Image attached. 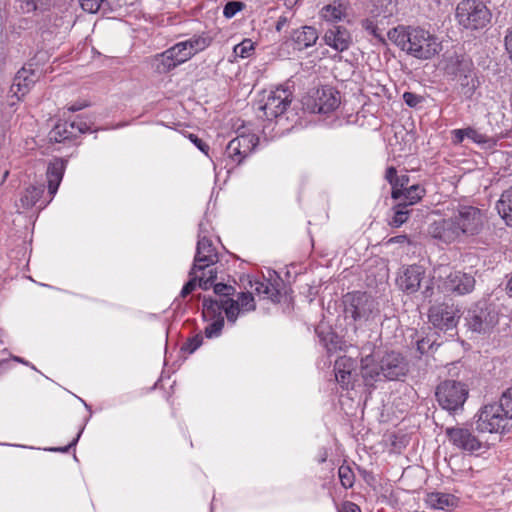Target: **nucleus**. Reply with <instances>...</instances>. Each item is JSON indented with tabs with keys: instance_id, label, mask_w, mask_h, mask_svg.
<instances>
[{
	"instance_id": "38",
	"label": "nucleus",
	"mask_w": 512,
	"mask_h": 512,
	"mask_svg": "<svg viewBox=\"0 0 512 512\" xmlns=\"http://www.w3.org/2000/svg\"><path fill=\"white\" fill-rule=\"evenodd\" d=\"M54 0H21V8L24 12L30 13L36 10H48Z\"/></svg>"
},
{
	"instance_id": "57",
	"label": "nucleus",
	"mask_w": 512,
	"mask_h": 512,
	"mask_svg": "<svg viewBox=\"0 0 512 512\" xmlns=\"http://www.w3.org/2000/svg\"><path fill=\"white\" fill-rule=\"evenodd\" d=\"M339 512H361V509L355 503L347 501L342 504Z\"/></svg>"
},
{
	"instance_id": "64",
	"label": "nucleus",
	"mask_w": 512,
	"mask_h": 512,
	"mask_svg": "<svg viewBox=\"0 0 512 512\" xmlns=\"http://www.w3.org/2000/svg\"><path fill=\"white\" fill-rule=\"evenodd\" d=\"M506 288H507L509 295L512 296V277L509 279Z\"/></svg>"
},
{
	"instance_id": "16",
	"label": "nucleus",
	"mask_w": 512,
	"mask_h": 512,
	"mask_svg": "<svg viewBox=\"0 0 512 512\" xmlns=\"http://www.w3.org/2000/svg\"><path fill=\"white\" fill-rule=\"evenodd\" d=\"M380 370L383 378L387 380H399L407 375L409 365L407 360L400 353L391 351L387 352L381 358Z\"/></svg>"
},
{
	"instance_id": "17",
	"label": "nucleus",
	"mask_w": 512,
	"mask_h": 512,
	"mask_svg": "<svg viewBox=\"0 0 512 512\" xmlns=\"http://www.w3.org/2000/svg\"><path fill=\"white\" fill-rule=\"evenodd\" d=\"M39 73L32 68V65L20 69L13 80L11 91L18 97L25 96L32 86L38 81Z\"/></svg>"
},
{
	"instance_id": "27",
	"label": "nucleus",
	"mask_w": 512,
	"mask_h": 512,
	"mask_svg": "<svg viewBox=\"0 0 512 512\" xmlns=\"http://www.w3.org/2000/svg\"><path fill=\"white\" fill-rule=\"evenodd\" d=\"M335 380L343 389H349L353 386L352 360L350 358H340L334 365Z\"/></svg>"
},
{
	"instance_id": "25",
	"label": "nucleus",
	"mask_w": 512,
	"mask_h": 512,
	"mask_svg": "<svg viewBox=\"0 0 512 512\" xmlns=\"http://www.w3.org/2000/svg\"><path fill=\"white\" fill-rule=\"evenodd\" d=\"M349 2L346 0H334L320 10V17L327 22L341 21L347 16Z\"/></svg>"
},
{
	"instance_id": "39",
	"label": "nucleus",
	"mask_w": 512,
	"mask_h": 512,
	"mask_svg": "<svg viewBox=\"0 0 512 512\" xmlns=\"http://www.w3.org/2000/svg\"><path fill=\"white\" fill-rule=\"evenodd\" d=\"M81 7L84 11L89 13H96L100 9L104 11L111 10L108 0H79Z\"/></svg>"
},
{
	"instance_id": "51",
	"label": "nucleus",
	"mask_w": 512,
	"mask_h": 512,
	"mask_svg": "<svg viewBox=\"0 0 512 512\" xmlns=\"http://www.w3.org/2000/svg\"><path fill=\"white\" fill-rule=\"evenodd\" d=\"M433 346L434 342H432L428 337L421 338L416 341V349L420 355L427 353L430 349L433 348Z\"/></svg>"
},
{
	"instance_id": "18",
	"label": "nucleus",
	"mask_w": 512,
	"mask_h": 512,
	"mask_svg": "<svg viewBox=\"0 0 512 512\" xmlns=\"http://www.w3.org/2000/svg\"><path fill=\"white\" fill-rule=\"evenodd\" d=\"M325 43L338 52L349 49L352 44V36L347 28L340 25H333L324 35Z\"/></svg>"
},
{
	"instance_id": "10",
	"label": "nucleus",
	"mask_w": 512,
	"mask_h": 512,
	"mask_svg": "<svg viewBox=\"0 0 512 512\" xmlns=\"http://www.w3.org/2000/svg\"><path fill=\"white\" fill-rule=\"evenodd\" d=\"M218 260V253L212 241L207 237V229L204 227V223H200L196 254L193 265L189 271V276H192L198 271H204L205 269L210 268L215 265Z\"/></svg>"
},
{
	"instance_id": "61",
	"label": "nucleus",
	"mask_w": 512,
	"mask_h": 512,
	"mask_svg": "<svg viewBox=\"0 0 512 512\" xmlns=\"http://www.w3.org/2000/svg\"><path fill=\"white\" fill-rule=\"evenodd\" d=\"M287 23V18L285 16L279 17L276 23V30L280 31Z\"/></svg>"
},
{
	"instance_id": "14",
	"label": "nucleus",
	"mask_w": 512,
	"mask_h": 512,
	"mask_svg": "<svg viewBox=\"0 0 512 512\" xmlns=\"http://www.w3.org/2000/svg\"><path fill=\"white\" fill-rule=\"evenodd\" d=\"M202 306L203 316L212 321L205 327V336L207 338L218 337L221 334L225 323L222 315V312H224L222 306L219 304L218 300L206 297L203 299Z\"/></svg>"
},
{
	"instance_id": "7",
	"label": "nucleus",
	"mask_w": 512,
	"mask_h": 512,
	"mask_svg": "<svg viewBox=\"0 0 512 512\" xmlns=\"http://www.w3.org/2000/svg\"><path fill=\"white\" fill-rule=\"evenodd\" d=\"M465 320L469 330L488 333L498 324L499 315L494 305L481 301L468 310Z\"/></svg>"
},
{
	"instance_id": "19",
	"label": "nucleus",
	"mask_w": 512,
	"mask_h": 512,
	"mask_svg": "<svg viewBox=\"0 0 512 512\" xmlns=\"http://www.w3.org/2000/svg\"><path fill=\"white\" fill-rule=\"evenodd\" d=\"M86 124L75 122L57 123L48 134L50 142L61 143L65 140L76 138L78 134L85 133Z\"/></svg>"
},
{
	"instance_id": "1",
	"label": "nucleus",
	"mask_w": 512,
	"mask_h": 512,
	"mask_svg": "<svg viewBox=\"0 0 512 512\" xmlns=\"http://www.w3.org/2000/svg\"><path fill=\"white\" fill-rule=\"evenodd\" d=\"M485 217L482 211L474 206H459L453 214L429 227L430 235L444 243H452L463 237L478 235L484 226Z\"/></svg>"
},
{
	"instance_id": "44",
	"label": "nucleus",
	"mask_w": 512,
	"mask_h": 512,
	"mask_svg": "<svg viewBox=\"0 0 512 512\" xmlns=\"http://www.w3.org/2000/svg\"><path fill=\"white\" fill-rule=\"evenodd\" d=\"M316 332L318 334V337H319L321 343L325 346V348L327 349L328 352H332L337 349V347H338L337 338L338 337L334 333L328 331L326 333V336L322 337V330L317 328Z\"/></svg>"
},
{
	"instance_id": "56",
	"label": "nucleus",
	"mask_w": 512,
	"mask_h": 512,
	"mask_svg": "<svg viewBox=\"0 0 512 512\" xmlns=\"http://www.w3.org/2000/svg\"><path fill=\"white\" fill-rule=\"evenodd\" d=\"M452 136L453 142L459 144L466 138V129H455L452 131Z\"/></svg>"
},
{
	"instance_id": "26",
	"label": "nucleus",
	"mask_w": 512,
	"mask_h": 512,
	"mask_svg": "<svg viewBox=\"0 0 512 512\" xmlns=\"http://www.w3.org/2000/svg\"><path fill=\"white\" fill-rule=\"evenodd\" d=\"M474 71L475 68L472 61L463 58V56L450 58L446 65V72L452 76L454 81H457L462 78L463 75H468Z\"/></svg>"
},
{
	"instance_id": "29",
	"label": "nucleus",
	"mask_w": 512,
	"mask_h": 512,
	"mask_svg": "<svg viewBox=\"0 0 512 512\" xmlns=\"http://www.w3.org/2000/svg\"><path fill=\"white\" fill-rule=\"evenodd\" d=\"M370 16L374 19H386L391 17L396 9L392 0H370Z\"/></svg>"
},
{
	"instance_id": "40",
	"label": "nucleus",
	"mask_w": 512,
	"mask_h": 512,
	"mask_svg": "<svg viewBox=\"0 0 512 512\" xmlns=\"http://www.w3.org/2000/svg\"><path fill=\"white\" fill-rule=\"evenodd\" d=\"M410 178L407 174L398 175L395 184L391 189V197L394 200H400L403 195V190L409 187Z\"/></svg>"
},
{
	"instance_id": "63",
	"label": "nucleus",
	"mask_w": 512,
	"mask_h": 512,
	"mask_svg": "<svg viewBox=\"0 0 512 512\" xmlns=\"http://www.w3.org/2000/svg\"><path fill=\"white\" fill-rule=\"evenodd\" d=\"M13 360H14V361H17V362H19V363H22V364H24V365H30L26 360H24L23 358L18 357V356H14V357H13Z\"/></svg>"
},
{
	"instance_id": "52",
	"label": "nucleus",
	"mask_w": 512,
	"mask_h": 512,
	"mask_svg": "<svg viewBox=\"0 0 512 512\" xmlns=\"http://www.w3.org/2000/svg\"><path fill=\"white\" fill-rule=\"evenodd\" d=\"M188 138L201 152H203L206 155L208 154L209 145L207 143H205L195 134H189Z\"/></svg>"
},
{
	"instance_id": "37",
	"label": "nucleus",
	"mask_w": 512,
	"mask_h": 512,
	"mask_svg": "<svg viewBox=\"0 0 512 512\" xmlns=\"http://www.w3.org/2000/svg\"><path fill=\"white\" fill-rule=\"evenodd\" d=\"M410 212L411 210L408 209V206L398 202L393 207V216L389 220V225L396 228L400 227L408 220Z\"/></svg>"
},
{
	"instance_id": "28",
	"label": "nucleus",
	"mask_w": 512,
	"mask_h": 512,
	"mask_svg": "<svg viewBox=\"0 0 512 512\" xmlns=\"http://www.w3.org/2000/svg\"><path fill=\"white\" fill-rule=\"evenodd\" d=\"M216 278L217 272L213 269H210L208 271V276L203 275L200 278H198L196 276V273H194L192 276H190L189 281L183 286L180 292V297L185 298L190 293H192L197 286V282L200 288H202L203 290H208L212 286Z\"/></svg>"
},
{
	"instance_id": "45",
	"label": "nucleus",
	"mask_w": 512,
	"mask_h": 512,
	"mask_svg": "<svg viewBox=\"0 0 512 512\" xmlns=\"http://www.w3.org/2000/svg\"><path fill=\"white\" fill-rule=\"evenodd\" d=\"M254 50V44L250 39H244L241 43L237 44L233 52L236 56L241 58H247L252 54Z\"/></svg>"
},
{
	"instance_id": "58",
	"label": "nucleus",
	"mask_w": 512,
	"mask_h": 512,
	"mask_svg": "<svg viewBox=\"0 0 512 512\" xmlns=\"http://www.w3.org/2000/svg\"><path fill=\"white\" fill-rule=\"evenodd\" d=\"M81 433H82V430H80L78 432L76 437L67 446L61 447V448H54V449H51V450L52 451H59V452H62V453L68 452L71 447H74L77 444V442H78V440H79V438L81 436Z\"/></svg>"
},
{
	"instance_id": "62",
	"label": "nucleus",
	"mask_w": 512,
	"mask_h": 512,
	"mask_svg": "<svg viewBox=\"0 0 512 512\" xmlns=\"http://www.w3.org/2000/svg\"><path fill=\"white\" fill-rule=\"evenodd\" d=\"M87 105L86 104H73L71 105L68 110L71 111V112H76V111H79L81 109H83L84 107H86Z\"/></svg>"
},
{
	"instance_id": "55",
	"label": "nucleus",
	"mask_w": 512,
	"mask_h": 512,
	"mask_svg": "<svg viewBox=\"0 0 512 512\" xmlns=\"http://www.w3.org/2000/svg\"><path fill=\"white\" fill-rule=\"evenodd\" d=\"M397 176V170L394 166H389L386 168L384 178L391 185V188L394 186Z\"/></svg>"
},
{
	"instance_id": "11",
	"label": "nucleus",
	"mask_w": 512,
	"mask_h": 512,
	"mask_svg": "<svg viewBox=\"0 0 512 512\" xmlns=\"http://www.w3.org/2000/svg\"><path fill=\"white\" fill-rule=\"evenodd\" d=\"M428 318L434 327L448 331L456 328L460 311L453 304L440 303L430 307Z\"/></svg>"
},
{
	"instance_id": "20",
	"label": "nucleus",
	"mask_w": 512,
	"mask_h": 512,
	"mask_svg": "<svg viewBox=\"0 0 512 512\" xmlns=\"http://www.w3.org/2000/svg\"><path fill=\"white\" fill-rule=\"evenodd\" d=\"M425 270L420 265L408 266L403 274L397 279L399 288L406 293H415L420 287Z\"/></svg>"
},
{
	"instance_id": "47",
	"label": "nucleus",
	"mask_w": 512,
	"mask_h": 512,
	"mask_svg": "<svg viewBox=\"0 0 512 512\" xmlns=\"http://www.w3.org/2000/svg\"><path fill=\"white\" fill-rule=\"evenodd\" d=\"M213 289L215 294L222 297L221 299L231 298L236 292L235 287L225 283H216Z\"/></svg>"
},
{
	"instance_id": "3",
	"label": "nucleus",
	"mask_w": 512,
	"mask_h": 512,
	"mask_svg": "<svg viewBox=\"0 0 512 512\" xmlns=\"http://www.w3.org/2000/svg\"><path fill=\"white\" fill-rule=\"evenodd\" d=\"M503 404L500 397L498 403L482 407L476 415V430L488 433L512 432V416Z\"/></svg>"
},
{
	"instance_id": "23",
	"label": "nucleus",
	"mask_w": 512,
	"mask_h": 512,
	"mask_svg": "<svg viewBox=\"0 0 512 512\" xmlns=\"http://www.w3.org/2000/svg\"><path fill=\"white\" fill-rule=\"evenodd\" d=\"M67 160L63 158H54L47 168L48 192L55 195L62 181L66 169Z\"/></svg>"
},
{
	"instance_id": "34",
	"label": "nucleus",
	"mask_w": 512,
	"mask_h": 512,
	"mask_svg": "<svg viewBox=\"0 0 512 512\" xmlns=\"http://www.w3.org/2000/svg\"><path fill=\"white\" fill-rule=\"evenodd\" d=\"M186 46L188 52L193 57L197 53L205 50L212 42V38L205 33L195 34L189 39L182 41Z\"/></svg>"
},
{
	"instance_id": "54",
	"label": "nucleus",
	"mask_w": 512,
	"mask_h": 512,
	"mask_svg": "<svg viewBox=\"0 0 512 512\" xmlns=\"http://www.w3.org/2000/svg\"><path fill=\"white\" fill-rule=\"evenodd\" d=\"M267 292L264 296L271 299L273 302H279L281 298L280 291L270 282L267 284Z\"/></svg>"
},
{
	"instance_id": "43",
	"label": "nucleus",
	"mask_w": 512,
	"mask_h": 512,
	"mask_svg": "<svg viewBox=\"0 0 512 512\" xmlns=\"http://www.w3.org/2000/svg\"><path fill=\"white\" fill-rule=\"evenodd\" d=\"M338 476L344 488H351L354 485L355 475L348 465H341L338 469Z\"/></svg>"
},
{
	"instance_id": "59",
	"label": "nucleus",
	"mask_w": 512,
	"mask_h": 512,
	"mask_svg": "<svg viewBox=\"0 0 512 512\" xmlns=\"http://www.w3.org/2000/svg\"><path fill=\"white\" fill-rule=\"evenodd\" d=\"M505 46L512 58V28L508 30V33L505 36Z\"/></svg>"
},
{
	"instance_id": "4",
	"label": "nucleus",
	"mask_w": 512,
	"mask_h": 512,
	"mask_svg": "<svg viewBox=\"0 0 512 512\" xmlns=\"http://www.w3.org/2000/svg\"><path fill=\"white\" fill-rule=\"evenodd\" d=\"M455 18L462 28L478 31L490 25L492 13L481 0H462L457 4Z\"/></svg>"
},
{
	"instance_id": "24",
	"label": "nucleus",
	"mask_w": 512,
	"mask_h": 512,
	"mask_svg": "<svg viewBox=\"0 0 512 512\" xmlns=\"http://www.w3.org/2000/svg\"><path fill=\"white\" fill-rule=\"evenodd\" d=\"M458 498L449 493L431 492L425 497L428 507L439 510L451 511L458 506Z\"/></svg>"
},
{
	"instance_id": "31",
	"label": "nucleus",
	"mask_w": 512,
	"mask_h": 512,
	"mask_svg": "<svg viewBox=\"0 0 512 512\" xmlns=\"http://www.w3.org/2000/svg\"><path fill=\"white\" fill-rule=\"evenodd\" d=\"M497 210L506 225L512 227V186L501 194Z\"/></svg>"
},
{
	"instance_id": "60",
	"label": "nucleus",
	"mask_w": 512,
	"mask_h": 512,
	"mask_svg": "<svg viewBox=\"0 0 512 512\" xmlns=\"http://www.w3.org/2000/svg\"><path fill=\"white\" fill-rule=\"evenodd\" d=\"M407 240H408V238L406 235H400V236H395V237L390 238L388 243H403Z\"/></svg>"
},
{
	"instance_id": "46",
	"label": "nucleus",
	"mask_w": 512,
	"mask_h": 512,
	"mask_svg": "<svg viewBox=\"0 0 512 512\" xmlns=\"http://www.w3.org/2000/svg\"><path fill=\"white\" fill-rule=\"evenodd\" d=\"M203 342V337L200 334L193 336L192 338L187 339L185 343H183L181 350L192 354L195 352Z\"/></svg>"
},
{
	"instance_id": "21",
	"label": "nucleus",
	"mask_w": 512,
	"mask_h": 512,
	"mask_svg": "<svg viewBox=\"0 0 512 512\" xmlns=\"http://www.w3.org/2000/svg\"><path fill=\"white\" fill-rule=\"evenodd\" d=\"M475 279L473 276L460 271L451 272L446 277L445 287L447 290L464 295L473 291Z\"/></svg>"
},
{
	"instance_id": "50",
	"label": "nucleus",
	"mask_w": 512,
	"mask_h": 512,
	"mask_svg": "<svg viewBox=\"0 0 512 512\" xmlns=\"http://www.w3.org/2000/svg\"><path fill=\"white\" fill-rule=\"evenodd\" d=\"M466 138L471 139L473 142L478 144L486 143L488 141L486 135L473 128H466Z\"/></svg>"
},
{
	"instance_id": "41",
	"label": "nucleus",
	"mask_w": 512,
	"mask_h": 512,
	"mask_svg": "<svg viewBox=\"0 0 512 512\" xmlns=\"http://www.w3.org/2000/svg\"><path fill=\"white\" fill-rule=\"evenodd\" d=\"M169 51L173 54L174 60H176V63L178 65L192 58L191 54L188 52L186 46L182 41L170 47Z\"/></svg>"
},
{
	"instance_id": "32",
	"label": "nucleus",
	"mask_w": 512,
	"mask_h": 512,
	"mask_svg": "<svg viewBox=\"0 0 512 512\" xmlns=\"http://www.w3.org/2000/svg\"><path fill=\"white\" fill-rule=\"evenodd\" d=\"M152 65L155 71L159 74L168 73L178 66L176 60H174L173 54L169 51V49L155 55Z\"/></svg>"
},
{
	"instance_id": "36",
	"label": "nucleus",
	"mask_w": 512,
	"mask_h": 512,
	"mask_svg": "<svg viewBox=\"0 0 512 512\" xmlns=\"http://www.w3.org/2000/svg\"><path fill=\"white\" fill-rule=\"evenodd\" d=\"M44 191L43 185L27 187L20 198L22 207L26 209L33 207L40 200Z\"/></svg>"
},
{
	"instance_id": "53",
	"label": "nucleus",
	"mask_w": 512,
	"mask_h": 512,
	"mask_svg": "<svg viewBox=\"0 0 512 512\" xmlns=\"http://www.w3.org/2000/svg\"><path fill=\"white\" fill-rule=\"evenodd\" d=\"M250 287L253 289V291L258 295H264L267 292V284L266 281H259L255 280L254 282L250 281Z\"/></svg>"
},
{
	"instance_id": "5",
	"label": "nucleus",
	"mask_w": 512,
	"mask_h": 512,
	"mask_svg": "<svg viewBox=\"0 0 512 512\" xmlns=\"http://www.w3.org/2000/svg\"><path fill=\"white\" fill-rule=\"evenodd\" d=\"M346 318L354 322H366L378 312L376 299L367 292L354 291L343 297Z\"/></svg>"
},
{
	"instance_id": "49",
	"label": "nucleus",
	"mask_w": 512,
	"mask_h": 512,
	"mask_svg": "<svg viewBox=\"0 0 512 512\" xmlns=\"http://www.w3.org/2000/svg\"><path fill=\"white\" fill-rule=\"evenodd\" d=\"M402 97L405 104L411 108L417 107L424 100L422 96L412 92H405Z\"/></svg>"
},
{
	"instance_id": "30",
	"label": "nucleus",
	"mask_w": 512,
	"mask_h": 512,
	"mask_svg": "<svg viewBox=\"0 0 512 512\" xmlns=\"http://www.w3.org/2000/svg\"><path fill=\"white\" fill-rule=\"evenodd\" d=\"M456 82L458 84L459 93L466 99H471L480 86L476 71L469 73L468 75H463L462 78Z\"/></svg>"
},
{
	"instance_id": "22",
	"label": "nucleus",
	"mask_w": 512,
	"mask_h": 512,
	"mask_svg": "<svg viewBox=\"0 0 512 512\" xmlns=\"http://www.w3.org/2000/svg\"><path fill=\"white\" fill-rule=\"evenodd\" d=\"M317 40L318 32L312 26H303L299 29H295L291 34L294 49L299 51L315 45Z\"/></svg>"
},
{
	"instance_id": "48",
	"label": "nucleus",
	"mask_w": 512,
	"mask_h": 512,
	"mask_svg": "<svg viewBox=\"0 0 512 512\" xmlns=\"http://www.w3.org/2000/svg\"><path fill=\"white\" fill-rule=\"evenodd\" d=\"M244 8V3L240 1H229L223 9V15L226 18H232L236 15L239 11H241Z\"/></svg>"
},
{
	"instance_id": "8",
	"label": "nucleus",
	"mask_w": 512,
	"mask_h": 512,
	"mask_svg": "<svg viewBox=\"0 0 512 512\" xmlns=\"http://www.w3.org/2000/svg\"><path fill=\"white\" fill-rule=\"evenodd\" d=\"M292 92L288 87L279 86L271 90L267 96L258 101V110L262 115L260 118L272 121L281 116L292 102Z\"/></svg>"
},
{
	"instance_id": "12",
	"label": "nucleus",
	"mask_w": 512,
	"mask_h": 512,
	"mask_svg": "<svg viewBox=\"0 0 512 512\" xmlns=\"http://www.w3.org/2000/svg\"><path fill=\"white\" fill-rule=\"evenodd\" d=\"M222 306L227 321L235 324L241 313L251 312L256 309V303L252 292H240L237 299L226 298L218 300Z\"/></svg>"
},
{
	"instance_id": "13",
	"label": "nucleus",
	"mask_w": 512,
	"mask_h": 512,
	"mask_svg": "<svg viewBox=\"0 0 512 512\" xmlns=\"http://www.w3.org/2000/svg\"><path fill=\"white\" fill-rule=\"evenodd\" d=\"M445 434L453 446L470 454L482 448V442L467 426L447 427Z\"/></svg>"
},
{
	"instance_id": "35",
	"label": "nucleus",
	"mask_w": 512,
	"mask_h": 512,
	"mask_svg": "<svg viewBox=\"0 0 512 512\" xmlns=\"http://www.w3.org/2000/svg\"><path fill=\"white\" fill-rule=\"evenodd\" d=\"M426 194V189L420 184H414L403 190L402 198L399 203H404L406 206H412L418 203Z\"/></svg>"
},
{
	"instance_id": "33",
	"label": "nucleus",
	"mask_w": 512,
	"mask_h": 512,
	"mask_svg": "<svg viewBox=\"0 0 512 512\" xmlns=\"http://www.w3.org/2000/svg\"><path fill=\"white\" fill-rule=\"evenodd\" d=\"M361 373L367 383L380 380V377L382 376L380 363H374L373 357L371 355H367L361 360Z\"/></svg>"
},
{
	"instance_id": "9",
	"label": "nucleus",
	"mask_w": 512,
	"mask_h": 512,
	"mask_svg": "<svg viewBox=\"0 0 512 512\" xmlns=\"http://www.w3.org/2000/svg\"><path fill=\"white\" fill-rule=\"evenodd\" d=\"M339 92L331 86L311 90L304 99L305 107L312 113L327 114L338 108Z\"/></svg>"
},
{
	"instance_id": "15",
	"label": "nucleus",
	"mask_w": 512,
	"mask_h": 512,
	"mask_svg": "<svg viewBox=\"0 0 512 512\" xmlns=\"http://www.w3.org/2000/svg\"><path fill=\"white\" fill-rule=\"evenodd\" d=\"M257 142L254 134H241L227 144L225 153L233 163L239 165L254 150Z\"/></svg>"
},
{
	"instance_id": "6",
	"label": "nucleus",
	"mask_w": 512,
	"mask_h": 512,
	"mask_svg": "<svg viewBox=\"0 0 512 512\" xmlns=\"http://www.w3.org/2000/svg\"><path fill=\"white\" fill-rule=\"evenodd\" d=\"M469 390L466 384L456 380L442 381L436 388L435 396L439 406L449 413L463 409Z\"/></svg>"
},
{
	"instance_id": "2",
	"label": "nucleus",
	"mask_w": 512,
	"mask_h": 512,
	"mask_svg": "<svg viewBox=\"0 0 512 512\" xmlns=\"http://www.w3.org/2000/svg\"><path fill=\"white\" fill-rule=\"evenodd\" d=\"M387 36L401 50L417 59H431L442 50L438 37L420 27L398 26L389 30Z\"/></svg>"
},
{
	"instance_id": "42",
	"label": "nucleus",
	"mask_w": 512,
	"mask_h": 512,
	"mask_svg": "<svg viewBox=\"0 0 512 512\" xmlns=\"http://www.w3.org/2000/svg\"><path fill=\"white\" fill-rule=\"evenodd\" d=\"M378 19L374 18H366L361 21L362 28L373 35L376 39H378L380 42L385 43V38L381 34L379 28H378Z\"/></svg>"
}]
</instances>
